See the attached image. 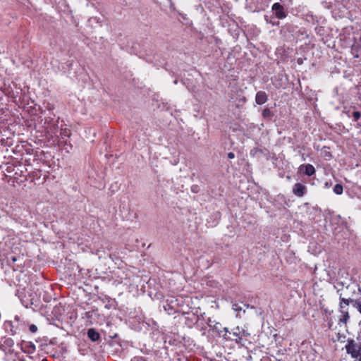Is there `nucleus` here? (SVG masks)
<instances>
[{"mask_svg":"<svg viewBox=\"0 0 361 361\" xmlns=\"http://www.w3.org/2000/svg\"><path fill=\"white\" fill-rule=\"evenodd\" d=\"M343 303L346 306L351 304L361 314V288L358 287L357 290L355 291L352 298L345 299L340 297V308L343 309Z\"/></svg>","mask_w":361,"mask_h":361,"instance_id":"obj_1","label":"nucleus"},{"mask_svg":"<svg viewBox=\"0 0 361 361\" xmlns=\"http://www.w3.org/2000/svg\"><path fill=\"white\" fill-rule=\"evenodd\" d=\"M348 354L350 355L351 357L357 361H361V341L349 339L345 346Z\"/></svg>","mask_w":361,"mask_h":361,"instance_id":"obj_2","label":"nucleus"},{"mask_svg":"<svg viewBox=\"0 0 361 361\" xmlns=\"http://www.w3.org/2000/svg\"><path fill=\"white\" fill-rule=\"evenodd\" d=\"M272 10L275 12L276 18L283 19L286 17V13L284 11V8L283 6H281L279 3L274 4L272 6Z\"/></svg>","mask_w":361,"mask_h":361,"instance_id":"obj_3","label":"nucleus"},{"mask_svg":"<svg viewBox=\"0 0 361 361\" xmlns=\"http://www.w3.org/2000/svg\"><path fill=\"white\" fill-rule=\"evenodd\" d=\"M306 192L307 188L304 185L300 183H295L294 185L293 188V192L295 196L301 197L304 196Z\"/></svg>","mask_w":361,"mask_h":361,"instance_id":"obj_4","label":"nucleus"},{"mask_svg":"<svg viewBox=\"0 0 361 361\" xmlns=\"http://www.w3.org/2000/svg\"><path fill=\"white\" fill-rule=\"evenodd\" d=\"M268 98L265 92L259 91L256 94L255 102L257 104L262 105L267 102Z\"/></svg>","mask_w":361,"mask_h":361,"instance_id":"obj_5","label":"nucleus"},{"mask_svg":"<svg viewBox=\"0 0 361 361\" xmlns=\"http://www.w3.org/2000/svg\"><path fill=\"white\" fill-rule=\"evenodd\" d=\"M300 170L308 176H311L315 173V169L312 164L301 165L300 167Z\"/></svg>","mask_w":361,"mask_h":361,"instance_id":"obj_6","label":"nucleus"},{"mask_svg":"<svg viewBox=\"0 0 361 361\" xmlns=\"http://www.w3.org/2000/svg\"><path fill=\"white\" fill-rule=\"evenodd\" d=\"M87 336L92 341H97L100 338V334L94 330V329H90L87 331Z\"/></svg>","mask_w":361,"mask_h":361,"instance_id":"obj_7","label":"nucleus"},{"mask_svg":"<svg viewBox=\"0 0 361 361\" xmlns=\"http://www.w3.org/2000/svg\"><path fill=\"white\" fill-rule=\"evenodd\" d=\"M343 191V185L341 184H336L334 188V192L337 195H341Z\"/></svg>","mask_w":361,"mask_h":361,"instance_id":"obj_8","label":"nucleus"},{"mask_svg":"<svg viewBox=\"0 0 361 361\" xmlns=\"http://www.w3.org/2000/svg\"><path fill=\"white\" fill-rule=\"evenodd\" d=\"M353 116L354 118V120L357 121L361 116V114L360 111H354L353 113Z\"/></svg>","mask_w":361,"mask_h":361,"instance_id":"obj_9","label":"nucleus"},{"mask_svg":"<svg viewBox=\"0 0 361 361\" xmlns=\"http://www.w3.org/2000/svg\"><path fill=\"white\" fill-rule=\"evenodd\" d=\"M30 331L32 333H35L37 331V327L35 324H32L29 327Z\"/></svg>","mask_w":361,"mask_h":361,"instance_id":"obj_10","label":"nucleus"},{"mask_svg":"<svg viewBox=\"0 0 361 361\" xmlns=\"http://www.w3.org/2000/svg\"><path fill=\"white\" fill-rule=\"evenodd\" d=\"M233 309L235 310V311H240L241 310V307H239L237 304H233Z\"/></svg>","mask_w":361,"mask_h":361,"instance_id":"obj_11","label":"nucleus"},{"mask_svg":"<svg viewBox=\"0 0 361 361\" xmlns=\"http://www.w3.org/2000/svg\"><path fill=\"white\" fill-rule=\"evenodd\" d=\"M270 114V111H269V109H264V110L263 111V112H262V114H263V116H264V117H265V116H267L268 114Z\"/></svg>","mask_w":361,"mask_h":361,"instance_id":"obj_12","label":"nucleus"},{"mask_svg":"<svg viewBox=\"0 0 361 361\" xmlns=\"http://www.w3.org/2000/svg\"><path fill=\"white\" fill-rule=\"evenodd\" d=\"M132 361H145L143 357H135L133 358Z\"/></svg>","mask_w":361,"mask_h":361,"instance_id":"obj_13","label":"nucleus"},{"mask_svg":"<svg viewBox=\"0 0 361 361\" xmlns=\"http://www.w3.org/2000/svg\"><path fill=\"white\" fill-rule=\"evenodd\" d=\"M228 157L229 159H233V158L235 157V155H234V154H233V152H229V153L228 154Z\"/></svg>","mask_w":361,"mask_h":361,"instance_id":"obj_14","label":"nucleus"},{"mask_svg":"<svg viewBox=\"0 0 361 361\" xmlns=\"http://www.w3.org/2000/svg\"><path fill=\"white\" fill-rule=\"evenodd\" d=\"M63 135H66V136H69V132H68L66 130H65L64 133H63Z\"/></svg>","mask_w":361,"mask_h":361,"instance_id":"obj_15","label":"nucleus"},{"mask_svg":"<svg viewBox=\"0 0 361 361\" xmlns=\"http://www.w3.org/2000/svg\"><path fill=\"white\" fill-rule=\"evenodd\" d=\"M11 259H12L13 262H16V257H13L11 258Z\"/></svg>","mask_w":361,"mask_h":361,"instance_id":"obj_16","label":"nucleus"},{"mask_svg":"<svg viewBox=\"0 0 361 361\" xmlns=\"http://www.w3.org/2000/svg\"><path fill=\"white\" fill-rule=\"evenodd\" d=\"M345 317H349L348 313L347 312H345Z\"/></svg>","mask_w":361,"mask_h":361,"instance_id":"obj_17","label":"nucleus"},{"mask_svg":"<svg viewBox=\"0 0 361 361\" xmlns=\"http://www.w3.org/2000/svg\"><path fill=\"white\" fill-rule=\"evenodd\" d=\"M177 83H178V81L176 80L174 81V84H177Z\"/></svg>","mask_w":361,"mask_h":361,"instance_id":"obj_18","label":"nucleus"}]
</instances>
